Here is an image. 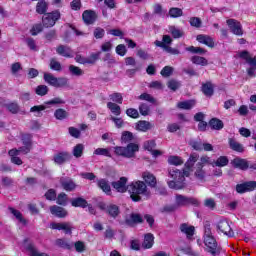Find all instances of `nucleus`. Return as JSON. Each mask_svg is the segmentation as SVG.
Instances as JSON below:
<instances>
[{
  "label": "nucleus",
  "mask_w": 256,
  "mask_h": 256,
  "mask_svg": "<svg viewBox=\"0 0 256 256\" xmlns=\"http://www.w3.org/2000/svg\"><path fill=\"white\" fill-rule=\"evenodd\" d=\"M204 245V251L211 256H219L223 253V248L217 243L215 236H213L210 225H206L204 228Z\"/></svg>",
  "instance_id": "obj_1"
},
{
  "label": "nucleus",
  "mask_w": 256,
  "mask_h": 256,
  "mask_svg": "<svg viewBox=\"0 0 256 256\" xmlns=\"http://www.w3.org/2000/svg\"><path fill=\"white\" fill-rule=\"evenodd\" d=\"M128 192L132 201L135 202L141 201V197H145V199L151 197V191L147 188V184L141 180L131 182L128 185Z\"/></svg>",
  "instance_id": "obj_2"
},
{
  "label": "nucleus",
  "mask_w": 256,
  "mask_h": 256,
  "mask_svg": "<svg viewBox=\"0 0 256 256\" xmlns=\"http://www.w3.org/2000/svg\"><path fill=\"white\" fill-rule=\"evenodd\" d=\"M189 170L184 169L181 172L177 168H172L168 170V176L172 178V180L168 181V187L170 189H183L185 187V177H189Z\"/></svg>",
  "instance_id": "obj_3"
},
{
  "label": "nucleus",
  "mask_w": 256,
  "mask_h": 256,
  "mask_svg": "<svg viewBox=\"0 0 256 256\" xmlns=\"http://www.w3.org/2000/svg\"><path fill=\"white\" fill-rule=\"evenodd\" d=\"M44 81L51 87H65L69 83L67 78H57L51 73H44Z\"/></svg>",
  "instance_id": "obj_4"
},
{
  "label": "nucleus",
  "mask_w": 256,
  "mask_h": 256,
  "mask_svg": "<svg viewBox=\"0 0 256 256\" xmlns=\"http://www.w3.org/2000/svg\"><path fill=\"white\" fill-rule=\"evenodd\" d=\"M61 19V12L59 10L44 14L42 17L43 27L49 28L55 26V23Z\"/></svg>",
  "instance_id": "obj_5"
},
{
  "label": "nucleus",
  "mask_w": 256,
  "mask_h": 256,
  "mask_svg": "<svg viewBox=\"0 0 256 256\" xmlns=\"http://www.w3.org/2000/svg\"><path fill=\"white\" fill-rule=\"evenodd\" d=\"M216 229L218 233H223V235H226L227 237H233V235H235L233 228H231V223L226 219L220 220L216 225Z\"/></svg>",
  "instance_id": "obj_6"
},
{
  "label": "nucleus",
  "mask_w": 256,
  "mask_h": 256,
  "mask_svg": "<svg viewBox=\"0 0 256 256\" xmlns=\"http://www.w3.org/2000/svg\"><path fill=\"white\" fill-rule=\"evenodd\" d=\"M227 25L231 33H233V35H238V36L243 35V26H241V22L235 19H228Z\"/></svg>",
  "instance_id": "obj_7"
},
{
  "label": "nucleus",
  "mask_w": 256,
  "mask_h": 256,
  "mask_svg": "<svg viewBox=\"0 0 256 256\" xmlns=\"http://www.w3.org/2000/svg\"><path fill=\"white\" fill-rule=\"evenodd\" d=\"M127 177H121L119 180L112 182V187L118 193H127L129 191V186H127Z\"/></svg>",
  "instance_id": "obj_8"
},
{
  "label": "nucleus",
  "mask_w": 256,
  "mask_h": 256,
  "mask_svg": "<svg viewBox=\"0 0 256 256\" xmlns=\"http://www.w3.org/2000/svg\"><path fill=\"white\" fill-rule=\"evenodd\" d=\"M51 229H56L58 231H64L66 235H71L73 231V226L69 222L64 223H52Z\"/></svg>",
  "instance_id": "obj_9"
},
{
  "label": "nucleus",
  "mask_w": 256,
  "mask_h": 256,
  "mask_svg": "<svg viewBox=\"0 0 256 256\" xmlns=\"http://www.w3.org/2000/svg\"><path fill=\"white\" fill-rule=\"evenodd\" d=\"M256 188V182L255 181H249L246 183L238 184L236 186L237 193H247V191H255Z\"/></svg>",
  "instance_id": "obj_10"
},
{
  "label": "nucleus",
  "mask_w": 256,
  "mask_h": 256,
  "mask_svg": "<svg viewBox=\"0 0 256 256\" xmlns=\"http://www.w3.org/2000/svg\"><path fill=\"white\" fill-rule=\"evenodd\" d=\"M82 19L86 25H93L97 21V13L93 10H86L82 14Z\"/></svg>",
  "instance_id": "obj_11"
},
{
  "label": "nucleus",
  "mask_w": 256,
  "mask_h": 256,
  "mask_svg": "<svg viewBox=\"0 0 256 256\" xmlns=\"http://www.w3.org/2000/svg\"><path fill=\"white\" fill-rule=\"evenodd\" d=\"M231 165L236 169H241L242 171H247V169H249V161L239 157L234 158L231 161Z\"/></svg>",
  "instance_id": "obj_12"
},
{
  "label": "nucleus",
  "mask_w": 256,
  "mask_h": 256,
  "mask_svg": "<svg viewBox=\"0 0 256 256\" xmlns=\"http://www.w3.org/2000/svg\"><path fill=\"white\" fill-rule=\"evenodd\" d=\"M125 223L126 225L133 227V225H137V223H143V217H141V214L132 213L126 217Z\"/></svg>",
  "instance_id": "obj_13"
},
{
  "label": "nucleus",
  "mask_w": 256,
  "mask_h": 256,
  "mask_svg": "<svg viewBox=\"0 0 256 256\" xmlns=\"http://www.w3.org/2000/svg\"><path fill=\"white\" fill-rule=\"evenodd\" d=\"M60 184L64 191H75L77 189V184L70 178H62Z\"/></svg>",
  "instance_id": "obj_14"
},
{
  "label": "nucleus",
  "mask_w": 256,
  "mask_h": 256,
  "mask_svg": "<svg viewBox=\"0 0 256 256\" xmlns=\"http://www.w3.org/2000/svg\"><path fill=\"white\" fill-rule=\"evenodd\" d=\"M70 159L71 154H69V152H59L54 156V163H56V165H63V163H66V161Z\"/></svg>",
  "instance_id": "obj_15"
},
{
  "label": "nucleus",
  "mask_w": 256,
  "mask_h": 256,
  "mask_svg": "<svg viewBox=\"0 0 256 256\" xmlns=\"http://www.w3.org/2000/svg\"><path fill=\"white\" fill-rule=\"evenodd\" d=\"M142 179L149 187H156L157 185V178L151 172H143Z\"/></svg>",
  "instance_id": "obj_16"
},
{
  "label": "nucleus",
  "mask_w": 256,
  "mask_h": 256,
  "mask_svg": "<svg viewBox=\"0 0 256 256\" xmlns=\"http://www.w3.org/2000/svg\"><path fill=\"white\" fill-rule=\"evenodd\" d=\"M50 212L52 215H55L59 219H63L65 217H67V215H68L67 210H65V208H63L61 206L50 207Z\"/></svg>",
  "instance_id": "obj_17"
},
{
  "label": "nucleus",
  "mask_w": 256,
  "mask_h": 256,
  "mask_svg": "<svg viewBox=\"0 0 256 256\" xmlns=\"http://www.w3.org/2000/svg\"><path fill=\"white\" fill-rule=\"evenodd\" d=\"M198 43H202V45H206L207 47H215V41H213V38L211 36L200 34L196 37Z\"/></svg>",
  "instance_id": "obj_18"
},
{
  "label": "nucleus",
  "mask_w": 256,
  "mask_h": 256,
  "mask_svg": "<svg viewBox=\"0 0 256 256\" xmlns=\"http://www.w3.org/2000/svg\"><path fill=\"white\" fill-rule=\"evenodd\" d=\"M154 44L156 45V47H161V49L165 50L166 53H170V55H179L181 53L178 49L170 47L169 45H165L159 40H156Z\"/></svg>",
  "instance_id": "obj_19"
},
{
  "label": "nucleus",
  "mask_w": 256,
  "mask_h": 256,
  "mask_svg": "<svg viewBox=\"0 0 256 256\" xmlns=\"http://www.w3.org/2000/svg\"><path fill=\"white\" fill-rule=\"evenodd\" d=\"M125 153H126V158L131 159V157H135V153L139 151V145L135 143H130L127 145V147H124Z\"/></svg>",
  "instance_id": "obj_20"
},
{
  "label": "nucleus",
  "mask_w": 256,
  "mask_h": 256,
  "mask_svg": "<svg viewBox=\"0 0 256 256\" xmlns=\"http://www.w3.org/2000/svg\"><path fill=\"white\" fill-rule=\"evenodd\" d=\"M56 53H58V55H61L62 57H73V50H71L70 47L65 45L58 46L56 49Z\"/></svg>",
  "instance_id": "obj_21"
},
{
  "label": "nucleus",
  "mask_w": 256,
  "mask_h": 256,
  "mask_svg": "<svg viewBox=\"0 0 256 256\" xmlns=\"http://www.w3.org/2000/svg\"><path fill=\"white\" fill-rule=\"evenodd\" d=\"M97 185L99 189L103 191L106 195H111V185L109 184V181L106 179H99L97 180Z\"/></svg>",
  "instance_id": "obj_22"
},
{
  "label": "nucleus",
  "mask_w": 256,
  "mask_h": 256,
  "mask_svg": "<svg viewBox=\"0 0 256 256\" xmlns=\"http://www.w3.org/2000/svg\"><path fill=\"white\" fill-rule=\"evenodd\" d=\"M180 231L187 236V239H193V235H195V227L187 224H181Z\"/></svg>",
  "instance_id": "obj_23"
},
{
  "label": "nucleus",
  "mask_w": 256,
  "mask_h": 256,
  "mask_svg": "<svg viewBox=\"0 0 256 256\" xmlns=\"http://www.w3.org/2000/svg\"><path fill=\"white\" fill-rule=\"evenodd\" d=\"M228 143L232 151H236L237 153H243L245 151V148H243V145H241V143L237 142V140L233 138H229Z\"/></svg>",
  "instance_id": "obj_24"
},
{
  "label": "nucleus",
  "mask_w": 256,
  "mask_h": 256,
  "mask_svg": "<svg viewBox=\"0 0 256 256\" xmlns=\"http://www.w3.org/2000/svg\"><path fill=\"white\" fill-rule=\"evenodd\" d=\"M199 159V154L193 153L190 155L188 161L185 163L186 171H189V174H191V169H193V166L195 163H197Z\"/></svg>",
  "instance_id": "obj_25"
},
{
  "label": "nucleus",
  "mask_w": 256,
  "mask_h": 256,
  "mask_svg": "<svg viewBox=\"0 0 256 256\" xmlns=\"http://www.w3.org/2000/svg\"><path fill=\"white\" fill-rule=\"evenodd\" d=\"M155 243V236L153 234L148 233L144 236V241L142 243V247L144 249H151Z\"/></svg>",
  "instance_id": "obj_26"
},
{
  "label": "nucleus",
  "mask_w": 256,
  "mask_h": 256,
  "mask_svg": "<svg viewBox=\"0 0 256 256\" xmlns=\"http://www.w3.org/2000/svg\"><path fill=\"white\" fill-rule=\"evenodd\" d=\"M227 165H229L227 156H220L212 163V167H227Z\"/></svg>",
  "instance_id": "obj_27"
},
{
  "label": "nucleus",
  "mask_w": 256,
  "mask_h": 256,
  "mask_svg": "<svg viewBox=\"0 0 256 256\" xmlns=\"http://www.w3.org/2000/svg\"><path fill=\"white\" fill-rule=\"evenodd\" d=\"M5 107L10 113H12V115H17V113L21 111V107L17 102H9L5 104Z\"/></svg>",
  "instance_id": "obj_28"
},
{
  "label": "nucleus",
  "mask_w": 256,
  "mask_h": 256,
  "mask_svg": "<svg viewBox=\"0 0 256 256\" xmlns=\"http://www.w3.org/2000/svg\"><path fill=\"white\" fill-rule=\"evenodd\" d=\"M48 8H49V4H47V2H45V0H40V1H38L37 5H36V12L39 15H44V13H47Z\"/></svg>",
  "instance_id": "obj_29"
},
{
  "label": "nucleus",
  "mask_w": 256,
  "mask_h": 256,
  "mask_svg": "<svg viewBox=\"0 0 256 256\" xmlns=\"http://www.w3.org/2000/svg\"><path fill=\"white\" fill-rule=\"evenodd\" d=\"M152 127L153 125L149 121H139L136 125L137 131H142L143 133L149 131Z\"/></svg>",
  "instance_id": "obj_30"
},
{
  "label": "nucleus",
  "mask_w": 256,
  "mask_h": 256,
  "mask_svg": "<svg viewBox=\"0 0 256 256\" xmlns=\"http://www.w3.org/2000/svg\"><path fill=\"white\" fill-rule=\"evenodd\" d=\"M191 61L194 65H201V67H205L209 65V61H207L205 57H201V56H193L191 58Z\"/></svg>",
  "instance_id": "obj_31"
},
{
  "label": "nucleus",
  "mask_w": 256,
  "mask_h": 256,
  "mask_svg": "<svg viewBox=\"0 0 256 256\" xmlns=\"http://www.w3.org/2000/svg\"><path fill=\"white\" fill-rule=\"evenodd\" d=\"M71 205L72 207H82L83 209L88 206L87 200L81 197L72 199Z\"/></svg>",
  "instance_id": "obj_32"
},
{
  "label": "nucleus",
  "mask_w": 256,
  "mask_h": 256,
  "mask_svg": "<svg viewBox=\"0 0 256 256\" xmlns=\"http://www.w3.org/2000/svg\"><path fill=\"white\" fill-rule=\"evenodd\" d=\"M10 213L14 215V217L19 221V223H22V225H27V220L23 218V214L19 210H16L14 208H9Z\"/></svg>",
  "instance_id": "obj_33"
},
{
  "label": "nucleus",
  "mask_w": 256,
  "mask_h": 256,
  "mask_svg": "<svg viewBox=\"0 0 256 256\" xmlns=\"http://www.w3.org/2000/svg\"><path fill=\"white\" fill-rule=\"evenodd\" d=\"M202 92L206 97H211L213 95V84L211 82L202 84Z\"/></svg>",
  "instance_id": "obj_34"
},
{
  "label": "nucleus",
  "mask_w": 256,
  "mask_h": 256,
  "mask_svg": "<svg viewBox=\"0 0 256 256\" xmlns=\"http://www.w3.org/2000/svg\"><path fill=\"white\" fill-rule=\"evenodd\" d=\"M189 203H190L189 198H187V197H185V196H183L181 194H177L176 195V202H175V204H176V206L178 208L179 207H183V206H185V205H187Z\"/></svg>",
  "instance_id": "obj_35"
},
{
  "label": "nucleus",
  "mask_w": 256,
  "mask_h": 256,
  "mask_svg": "<svg viewBox=\"0 0 256 256\" xmlns=\"http://www.w3.org/2000/svg\"><path fill=\"white\" fill-rule=\"evenodd\" d=\"M107 107L111 111V113H113V115H116V116L121 115L120 105H117L116 103H113V102H108Z\"/></svg>",
  "instance_id": "obj_36"
},
{
  "label": "nucleus",
  "mask_w": 256,
  "mask_h": 256,
  "mask_svg": "<svg viewBox=\"0 0 256 256\" xmlns=\"http://www.w3.org/2000/svg\"><path fill=\"white\" fill-rule=\"evenodd\" d=\"M84 150L85 146L83 144H77L72 150V155H74L76 159H79V157H83Z\"/></svg>",
  "instance_id": "obj_37"
},
{
  "label": "nucleus",
  "mask_w": 256,
  "mask_h": 256,
  "mask_svg": "<svg viewBox=\"0 0 256 256\" xmlns=\"http://www.w3.org/2000/svg\"><path fill=\"white\" fill-rule=\"evenodd\" d=\"M178 109H193V107H195V101L194 100H188V101H184V102H179L177 104Z\"/></svg>",
  "instance_id": "obj_38"
},
{
  "label": "nucleus",
  "mask_w": 256,
  "mask_h": 256,
  "mask_svg": "<svg viewBox=\"0 0 256 256\" xmlns=\"http://www.w3.org/2000/svg\"><path fill=\"white\" fill-rule=\"evenodd\" d=\"M69 72L74 77H81L85 74V72L81 68H79L75 65H70L69 66Z\"/></svg>",
  "instance_id": "obj_39"
},
{
  "label": "nucleus",
  "mask_w": 256,
  "mask_h": 256,
  "mask_svg": "<svg viewBox=\"0 0 256 256\" xmlns=\"http://www.w3.org/2000/svg\"><path fill=\"white\" fill-rule=\"evenodd\" d=\"M169 33H171L174 39H181V37H183V30L176 28L175 26L169 27Z\"/></svg>",
  "instance_id": "obj_40"
},
{
  "label": "nucleus",
  "mask_w": 256,
  "mask_h": 256,
  "mask_svg": "<svg viewBox=\"0 0 256 256\" xmlns=\"http://www.w3.org/2000/svg\"><path fill=\"white\" fill-rule=\"evenodd\" d=\"M23 70V66H21V63L15 62L11 65L10 71L11 74L14 75V77H19V73Z\"/></svg>",
  "instance_id": "obj_41"
},
{
  "label": "nucleus",
  "mask_w": 256,
  "mask_h": 256,
  "mask_svg": "<svg viewBox=\"0 0 256 256\" xmlns=\"http://www.w3.org/2000/svg\"><path fill=\"white\" fill-rule=\"evenodd\" d=\"M209 125H210V127H212V129H215L216 131L223 129V121H221L217 118L211 119L209 122Z\"/></svg>",
  "instance_id": "obj_42"
},
{
  "label": "nucleus",
  "mask_w": 256,
  "mask_h": 256,
  "mask_svg": "<svg viewBox=\"0 0 256 256\" xmlns=\"http://www.w3.org/2000/svg\"><path fill=\"white\" fill-rule=\"evenodd\" d=\"M110 101H113V103H118L121 105L123 103V95L119 92H114L109 95Z\"/></svg>",
  "instance_id": "obj_43"
},
{
  "label": "nucleus",
  "mask_w": 256,
  "mask_h": 256,
  "mask_svg": "<svg viewBox=\"0 0 256 256\" xmlns=\"http://www.w3.org/2000/svg\"><path fill=\"white\" fill-rule=\"evenodd\" d=\"M35 93H36V95H39L40 97H45V95H47V93H49V87H47L46 85H39L36 87Z\"/></svg>",
  "instance_id": "obj_44"
},
{
  "label": "nucleus",
  "mask_w": 256,
  "mask_h": 256,
  "mask_svg": "<svg viewBox=\"0 0 256 256\" xmlns=\"http://www.w3.org/2000/svg\"><path fill=\"white\" fill-rule=\"evenodd\" d=\"M107 213L110 217H117V215H119V207L117 205L110 204L107 207Z\"/></svg>",
  "instance_id": "obj_45"
},
{
  "label": "nucleus",
  "mask_w": 256,
  "mask_h": 256,
  "mask_svg": "<svg viewBox=\"0 0 256 256\" xmlns=\"http://www.w3.org/2000/svg\"><path fill=\"white\" fill-rule=\"evenodd\" d=\"M186 51H189L190 53H194L196 55H205L207 51L201 47H195V46H190L186 48Z\"/></svg>",
  "instance_id": "obj_46"
},
{
  "label": "nucleus",
  "mask_w": 256,
  "mask_h": 256,
  "mask_svg": "<svg viewBox=\"0 0 256 256\" xmlns=\"http://www.w3.org/2000/svg\"><path fill=\"white\" fill-rule=\"evenodd\" d=\"M27 249L30 251L31 256H49L47 253L39 252V250H37L33 244L28 245Z\"/></svg>",
  "instance_id": "obj_47"
},
{
  "label": "nucleus",
  "mask_w": 256,
  "mask_h": 256,
  "mask_svg": "<svg viewBox=\"0 0 256 256\" xmlns=\"http://www.w3.org/2000/svg\"><path fill=\"white\" fill-rule=\"evenodd\" d=\"M169 165H175L176 167L179 165H183V159L179 156H170L168 158Z\"/></svg>",
  "instance_id": "obj_48"
},
{
  "label": "nucleus",
  "mask_w": 256,
  "mask_h": 256,
  "mask_svg": "<svg viewBox=\"0 0 256 256\" xmlns=\"http://www.w3.org/2000/svg\"><path fill=\"white\" fill-rule=\"evenodd\" d=\"M54 117L55 119H58L59 121H63V119H66L67 117V111H65L64 109H57L54 112Z\"/></svg>",
  "instance_id": "obj_49"
},
{
  "label": "nucleus",
  "mask_w": 256,
  "mask_h": 256,
  "mask_svg": "<svg viewBox=\"0 0 256 256\" xmlns=\"http://www.w3.org/2000/svg\"><path fill=\"white\" fill-rule=\"evenodd\" d=\"M55 245L61 247L62 249H71V244L65 239H57L55 241Z\"/></svg>",
  "instance_id": "obj_50"
},
{
  "label": "nucleus",
  "mask_w": 256,
  "mask_h": 256,
  "mask_svg": "<svg viewBox=\"0 0 256 256\" xmlns=\"http://www.w3.org/2000/svg\"><path fill=\"white\" fill-rule=\"evenodd\" d=\"M139 111L141 115H143L144 117H147V115L151 113V108H149V105H147L146 103H142L139 106Z\"/></svg>",
  "instance_id": "obj_51"
},
{
  "label": "nucleus",
  "mask_w": 256,
  "mask_h": 256,
  "mask_svg": "<svg viewBox=\"0 0 256 256\" xmlns=\"http://www.w3.org/2000/svg\"><path fill=\"white\" fill-rule=\"evenodd\" d=\"M167 85L168 89H171V91H177V89L181 87V82L177 80H169Z\"/></svg>",
  "instance_id": "obj_52"
},
{
  "label": "nucleus",
  "mask_w": 256,
  "mask_h": 256,
  "mask_svg": "<svg viewBox=\"0 0 256 256\" xmlns=\"http://www.w3.org/2000/svg\"><path fill=\"white\" fill-rule=\"evenodd\" d=\"M121 140L123 143H131L133 140V133L125 131L122 133Z\"/></svg>",
  "instance_id": "obj_53"
},
{
  "label": "nucleus",
  "mask_w": 256,
  "mask_h": 256,
  "mask_svg": "<svg viewBox=\"0 0 256 256\" xmlns=\"http://www.w3.org/2000/svg\"><path fill=\"white\" fill-rule=\"evenodd\" d=\"M93 35L95 39H103V37H105V29L101 27H96L94 29Z\"/></svg>",
  "instance_id": "obj_54"
},
{
  "label": "nucleus",
  "mask_w": 256,
  "mask_h": 256,
  "mask_svg": "<svg viewBox=\"0 0 256 256\" xmlns=\"http://www.w3.org/2000/svg\"><path fill=\"white\" fill-rule=\"evenodd\" d=\"M189 23H190L191 27H196V29H199L201 27V25H203V22L201 21V19L199 17L190 18Z\"/></svg>",
  "instance_id": "obj_55"
},
{
  "label": "nucleus",
  "mask_w": 256,
  "mask_h": 256,
  "mask_svg": "<svg viewBox=\"0 0 256 256\" xmlns=\"http://www.w3.org/2000/svg\"><path fill=\"white\" fill-rule=\"evenodd\" d=\"M170 17L177 18L183 16V10L181 8H171L169 10Z\"/></svg>",
  "instance_id": "obj_56"
},
{
  "label": "nucleus",
  "mask_w": 256,
  "mask_h": 256,
  "mask_svg": "<svg viewBox=\"0 0 256 256\" xmlns=\"http://www.w3.org/2000/svg\"><path fill=\"white\" fill-rule=\"evenodd\" d=\"M50 69H52V71H61V63L55 58H52L50 60Z\"/></svg>",
  "instance_id": "obj_57"
},
{
  "label": "nucleus",
  "mask_w": 256,
  "mask_h": 256,
  "mask_svg": "<svg viewBox=\"0 0 256 256\" xmlns=\"http://www.w3.org/2000/svg\"><path fill=\"white\" fill-rule=\"evenodd\" d=\"M94 155H103L104 157H111V152L107 148H97L94 151Z\"/></svg>",
  "instance_id": "obj_58"
},
{
  "label": "nucleus",
  "mask_w": 256,
  "mask_h": 256,
  "mask_svg": "<svg viewBox=\"0 0 256 256\" xmlns=\"http://www.w3.org/2000/svg\"><path fill=\"white\" fill-rule=\"evenodd\" d=\"M160 75H162V77H171V75H173V67L165 66L161 70Z\"/></svg>",
  "instance_id": "obj_59"
},
{
  "label": "nucleus",
  "mask_w": 256,
  "mask_h": 256,
  "mask_svg": "<svg viewBox=\"0 0 256 256\" xmlns=\"http://www.w3.org/2000/svg\"><path fill=\"white\" fill-rule=\"evenodd\" d=\"M68 131L69 135H71V137H74V139H79V137H81V130L75 127H69Z\"/></svg>",
  "instance_id": "obj_60"
},
{
  "label": "nucleus",
  "mask_w": 256,
  "mask_h": 256,
  "mask_svg": "<svg viewBox=\"0 0 256 256\" xmlns=\"http://www.w3.org/2000/svg\"><path fill=\"white\" fill-rule=\"evenodd\" d=\"M56 203L58 205H63V206L67 205V194L63 192L60 193L57 197Z\"/></svg>",
  "instance_id": "obj_61"
},
{
  "label": "nucleus",
  "mask_w": 256,
  "mask_h": 256,
  "mask_svg": "<svg viewBox=\"0 0 256 256\" xmlns=\"http://www.w3.org/2000/svg\"><path fill=\"white\" fill-rule=\"evenodd\" d=\"M116 53L117 55H120V57H125L127 55V47H125L124 44H120L116 47Z\"/></svg>",
  "instance_id": "obj_62"
},
{
  "label": "nucleus",
  "mask_w": 256,
  "mask_h": 256,
  "mask_svg": "<svg viewBox=\"0 0 256 256\" xmlns=\"http://www.w3.org/2000/svg\"><path fill=\"white\" fill-rule=\"evenodd\" d=\"M189 145H191L195 151H203V143L201 141L191 140Z\"/></svg>",
  "instance_id": "obj_63"
},
{
  "label": "nucleus",
  "mask_w": 256,
  "mask_h": 256,
  "mask_svg": "<svg viewBox=\"0 0 256 256\" xmlns=\"http://www.w3.org/2000/svg\"><path fill=\"white\" fill-rule=\"evenodd\" d=\"M204 205L208 208V209H215V207L217 206V203L215 202V199L213 198H207L206 200H204Z\"/></svg>",
  "instance_id": "obj_64"
}]
</instances>
